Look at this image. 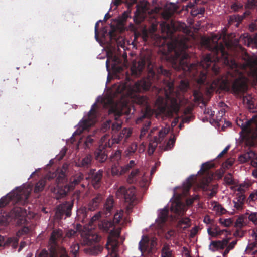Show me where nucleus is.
Segmentation results:
<instances>
[{"instance_id": "obj_22", "label": "nucleus", "mask_w": 257, "mask_h": 257, "mask_svg": "<svg viewBox=\"0 0 257 257\" xmlns=\"http://www.w3.org/2000/svg\"><path fill=\"white\" fill-rule=\"evenodd\" d=\"M252 121V120H246L245 122H244L241 119H239L236 120V123L237 125L241 127L242 128V131L243 132L248 133L251 132L252 130L254 129L255 134L256 136H257V121L255 122L254 124V126L251 128Z\"/></svg>"}, {"instance_id": "obj_30", "label": "nucleus", "mask_w": 257, "mask_h": 257, "mask_svg": "<svg viewBox=\"0 0 257 257\" xmlns=\"http://www.w3.org/2000/svg\"><path fill=\"white\" fill-rule=\"evenodd\" d=\"M180 109V104L178 100L174 98L171 100L170 105L168 107V113L169 115H172L173 114H177Z\"/></svg>"}, {"instance_id": "obj_62", "label": "nucleus", "mask_w": 257, "mask_h": 257, "mask_svg": "<svg viewBox=\"0 0 257 257\" xmlns=\"http://www.w3.org/2000/svg\"><path fill=\"white\" fill-rule=\"evenodd\" d=\"M248 199L251 201H254L257 200V190H254L250 195Z\"/></svg>"}, {"instance_id": "obj_17", "label": "nucleus", "mask_w": 257, "mask_h": 257, "mask_svg": "<svg viewBox=\"0 0 257 257\" xmlns=\"http://www.w3.org/2000/svg\"><path fill=\"white\" fill-rule=\"evenodd\" d=\"M73 200L66 201L62 205H59L56 212V217L57 219H61L64 215L69 217L71 215V210L73 206Z\"/></svg>"}, {"instance_id": "obj_21", "label": "nucleus", "mask_w": 257, "mask_h": 257, "mask_svg": "<svg viewBox=\"0 0 257 257\" xmlns=\"http://www.w3.org/2000/svg\"><path fill=\"white\" fill-rule=\"evenodd\" d=\"M74 189L73 184H66L64 185H57V189H55V197L56 199L59 200L65 197L68 192Z\"/></svg>"}, {"instance_id": "obj_10", "label": "nucleus", "mask_w": 257, "mask_h": 257, "mask_svg": "<svg viewBox=\"0 0 257 257\" xmlns=\"http://www.w3.org/2000/svg\"><path fill=\"white\" fill-rule=\"evenodd\" d=\"M97 105L96 103L93 104L89 111L88 116L84 118L79 123V129L80 130V133H81L85 130L89 129L96 122L97 116Z\"/></svg>"}, {"instance_id": "obj_32", "label": "nucleus", "mask_w": 257, "mask_h": 257, "mask_svg": "<svg viewBox=\"0 0 257 257\" xmlns=\"http://www.w3.org/2000/svg\"><path fill=\"white\" fill-rule=\"evenodd\" d=\"M56 177V181L58 183H62L64 182L66 179V173L64 172L63 170H60V172H58L57 175H54L53 174L52 175H49L47 177V179L48 180H50L52 179L54 177Z\"/></svg>"}, {"instance_id": "obj_50", "label": "nucleus", "mask_w": 257, "mask_h": 257, "mask_svg": "<svg viewBox=\"0 0 257 257\" xmlns=\"http://www.w3.org/2000/svg\"><path fill=\"white\" fill-rule=\"evenodd\" d=\"M248 30L251 32L257 31V18L251 20L250 23L248 25Z\"/></svg>"}, {"instance_id": "obj_36", "label": "nucleus", "mask_w": 257, "mask_h": 257, "mask_svg": "<svg viewBox=\"0 0 257 257\" xmlns=\"http://www.w3.org/2000/svg\"><path fill=\"white\" fill-rule=\"evenodd\" d=\"M46 184V179H42L39 180L35 185L34 192L36 193L42 191Z\"/></svg>"}, {"instance_id": "obj_9", "label": "nucleus", "mask_w": 257, "mask_h": 257, "mask_svg": "<svg viewBox=\"0 0 257 257\" xmlns=\"http://www.w3.org/2000/svg\"><path fill=\"white\" fill-rule=\"evenodd\" d=\"M117 198L123 199L128 205L126 207V212L129 214L132 210L134 202L136 200V189L134 187L126 188L124 186L120 187L116 192Z\"/></svg>"}, {"instance_id": "obj_23", "label": "nucleus", "mask_w": 257, "mask_h": 257, "mask_svg": "<svg viewBox=\"0 0 257 257\" xmlns=\"http://www.w3.org/2000/svg\"><path fill=\"white\" fill-rule=\"evenodd\" d=\"M240 161L243 163L251 160V164L254 167L257 168V156L255 153L250 151L239 157Z\"/></svg>"}, {"instance_id": "obj_63", "label": "nucleus", "mask_w": 257, "mask_h": 257, "mask_svg": "<svg viewBox=\"0 0 257 257\" xmlns=\"http://www.w3.org/2000/svg\"><path fill=\"white\" fill-rule=\"evenodd\" d=\"M175 142V140L174 138H170V139L169 140L168 142H167V145L166 146L167 149H171L173 147V146H174Z\"/></svg>"}, {"instance_id": "obj_37", "label": "nucleus", "mask_w": 257, "mask_h": 257, "mask_svg": "<svg viewBox=\"0 0 257 257\" xmlns=\"http://www.w3.org/2000/svg\"><path fill=\"white\" fill-rule=\"evenodd\" d=\"M172 210L178 215L183 214L184 212L183 204L179 201L175 203L174 206L172 207Z\"/></svg>"}, {"instance_id": "obj_2", "label": "nucleus", "mask_w": 257, "mask_h": 257, "mask_svg": "<svg viewBox=\"0 0 257 257\" xmlns=\"http://www.w3.org/2000/svg\"><path fill=\"white\" fill-rule=\"evenodd\" d=\"M166 30L167 35L172 39V41L167 45L168 51L174 52V61L175 63L178 62V69L191 71L194 66L189 62V56L185 51L189 47V38L186 36H180L176 34L178 31L188 34L189 31L186 25L180 22L172 21L170 24L166 25Z\"/></svg>"}, {"instance_id": "obj_20", "label": "nucleus", "mask_w": 257, "mask_h": 257, "mask_svg": "<svg viewBox=\"0 0 257 257\" xmlns=\"http://www.w3.org/2000/svg\"><path fill=\"white\" fill-rule=\"evenodd\" d=\"M101 237L95 232L93 231H88L83 238L84 243L88 245L91 246L97 244Z\"/></svg>"}, {"instance_id": "obj_64", "label": "nucleus", "mask_w": 257, "mask_h": 257, "mask_svg": "<svg viewBox=\"0 0 257 257\" xmlns=\"http://www.w3.org/2000/svg\"><path fill=\"white\" fill-rule=\"evenodd\" d=\"M77 233V232L76 231H75L73 229H69L68 230L66 233V237H68V238H71L73 236H74Z\"/></svg>"}, {"instance_id": "obj_4", "label": "nucleus", "mask_w": 257, "mask_h": 257, "mask_svg": "<svg viewBox=\"0 0 257 257\" xmlns=\"http://www.w3.org/2000/svg\"><path fill=\"white\" fill-rule=\"evenodd\" d=\"M109 102L111 106L108 110V114L113 115L114 119L117 121L116 123H111V120L107 121L104 123L102 126L101 130L103 132H105L108 128H109L110 125H112V130H118L121 127L122 121L119 120V117L123 114L128 115L131 114L132 109L134 111L133 106H131L127 102H119L115 103L113 100L110 99Z\"/></svg>"}, {"instance_id": "obj_39", "label": "nucleus", "mask_w": 257, "mask_h": 257, "mask_svg": "<svg viewBox=\"0 0 257 257\" xmlns=\"http://www.w3.org/2000/svg\"><path fill=\"white\" fill-rule=\"evenodd\" d=\"M123 215V211L120 210V211H117L115 213L113 217V220L112 222L115 224H118L120 222L122 218ZM115 226V225H114Z\"/></svg>"}, {"instance_id": "obj_47", "label": "nucleus", "mask_w": 257, "mask_h": 257, "mask_svg": "<svg viewBox=\"0 0 257 257\" xmlns=\"http://www.w3.org/2000/svg\"><path fill=\"white\" fill-rule=\"evenodd\" d=\"M194 177L193 176H190L187 180L186 183L184 184L185 189L188 191L193 185Z\"/></svg>"}, {"instance_id": "obj_51", "label": "nucleus", "mask_w": 257, "mask_h": 257, "mask_svg": "<svg viewBox=\"0 0 257 257\" xmlns=\"http://www.w3.org/2000/svg\"><path fill=\"white\" fill-rule=\"evenodd\" d=\"M245 217L243 215L240 216L235 222V226L237 227H241L245 224L244 221Z\"/></svg>"}, {"instance_id": "obj_57", "label": "nucleus", "mask_w": 257, "mask_h": 257, "mask_svg": "<svg viewBox=\"0 0 257 257\" xmlns=\"http://www.w3.org/2000/svg\"><path fill=\"white\" fill-rule=\"evenodd\" d=\"M220 223L225 227H229L233 223L232 220L230 218L220 219Z\"/></svg>"}, {"instance_id": "obj_41", "label": "nucleus", "mask_w": 257, "mask_h": 257, "mask_svg": "<svg viewBox=\"0 0 257 257\" xmlns=\"http://www.w3.org/2000/svg\"><path fill=\"white\" fill-rule=\"evenodd\" d=\"M139 170L138 169L133 170L128 178L127 179V181L129 183H132L135 181H137V177L139 175Z\"/></svg>"}, {"instance_id": "obj_19", "label": "nucleus", "mask_w": 257, "mask_h": 257, "mask_svg": "<svg viewBox=\"0 0 257 257\" xmlns=\"http://www.w3.org/2000/svg\"><path fill=\"white\" fill-rule=\"evenodd\" d=\"M151 84L152 82L150 78H144L135 83L133 89L136 92L146 91L149 89Z\"/></svg>"}, {"instance_id": "obj_48", "label": "nucleus", "mask_w": 257, "mask_h": 257, "mask_svg": "<svg viewBox=\"0 0 257 257\" xmlns=\"http://www.w3.org/2000/svg\"><path fill=\"white\" fill-rule=\"evenodd\" d=\"M230 8L232 11L235 12H238L240 10L242 9L243 8V5L242 4L238 2H234L233 3L231 6Z\"/></svg>"}, {"instance_id": "obj_38", "label": "nucleus", "mask_w": 257, "mask_h": 257, "mask_svg": "<svg viewBox=\"0 0 257 257\" xmlns=\"http://www.w3.org/2000/svg\"><path fill=\"white\" fill-rule=\"evenodd\" d=\"M172 251L169 245L164 244L161 250V257H172Z\"/></svg>"}, {"instance_id": "obj_5", "label": "nucleus", "mask_w": 257, "mask_h": 257, "mask_svg": "<svg viewBox=\"0 0 257 257\" xmlns=\"http://www.w3.org/2000/svg\"><path fill=\"white\" fill-rule=\"evenodd\" d=\"M133 101L141 107V113L136 119V123L139 124L146 120L141 130L140 138L142 139L150 128L151 121L149 119L153 114V111L149 105V99L145 96L135 95Z\"/></svg>"}, {"instance_id": "obj_13", "label": "nucleus", "mask_w": 257, "mask_h": 257, "mask_svg": "<svg viewBox=\"0 0 257 257\" xmlns=\"http://www.w3.org/2000/svg\"><path fill=\"white\" fill-rule=\"evenodd\" d=\"M149 4L147 2H143L138 4L134 17V22L136 24H140L145 18L146 14L149 13Z\"/></svg>"}, {"instance_id": "obj_43", "label": "nucleus", "mask_w": 257, "mask_h": 257, "mask_svg": "<svg viewBox=\"0 0 257 257\" xmlns=\"http://www.w3.org/2000/svg\"><path fill=\"white\" fill-rule=\"evenodd\" d=\"M94 137L89 135L88 136L84 141V146L85 148H90L93 146L94 142Z\"/></svg>"}, {"instance_id": "obj_28", "label": "nucleus", "mask_w": 257, "mask_h": 257, "mask_svg": "<svg viewBox=\"0 0 257 257\" xmlns=\"http://www.w3.org/2000/svg\"><path fill=\"white\" fill-rule=\"evenodd\" d=\"M145 66V63L143 62H139L137 64H134L131 67V73L135 77L139 76L143 72Z\"/></svg>"}, {"instance_id": "obj_55", "label": "nucleus", "mask_w": 257, "mask_h": 257, "mask_svg": "<svg viewBox=\"0 0 257 257\" xmlns=\"http://www.w3.org/2000/svg\"><path fill=\"white\" fill-rule=\"evenodd\" d=\"M79 250V245L78 243L73 244L70 247V252L76 255Z\"/></svg>"}, {"instance_id": "obj_15", "label": "nucleus", "mask_w": 257, "mask_h": 257, "mask_svg": "<svg viewBox=\"0 0 257 257\" xmlns=\"http://www.w3.org/2000/svg\"><path fill=\"white\" fill-rule=\"evenodd\" d=\"M103 173V171L101 169L98 171L95 169H91L88 172L87 178L90 179L92 185L95 189H98L100 187Z\"/></svg>"}, {"instance_id": "obj_33", "label": "nucleus", "mask_w": 257, "mask_h": 257, "mask_svg": "<svg viewBox=\"0 0 257 257\" xmlns=\"http://www.w3.org/2000/svg\"><path fill=\"white\" fill-rule=\"evenodd\" d=\"M169 133V130L167 128H162L158 132V136L154 137V142L157 144L161 143L164 138Z\"/></svg>"}, {"instance_id": "obj_26", "label": "nucleus", "mask_w": 257, "mask_h": 257, "mask_svg": "<svg viewBox=\"0 0 257 257\" xmlns=\"http://www.w3.org/2000/svg\"><path fill=\"white\" fill-rule=\"evenodd\" d=\"M103 200V196L101 194H97L89 202L88 204V210L94 211L99 206V204Z\"/></svg>"}, {"instance_id": "obj_18", "label": "nucleus", "mask_w": 257, "mask_h": 257, "mask_svg": "<svg viewBox=\"0 0 257 257\" xmlns=\"http://www.w3.org/2000/svg\"><path fill=\"white\" fill-rule=\"evenodd\" d=\"M12 216L17 225H27L26 212L21 207H16L12 211Z\"/></svg>"}, {"instance_id": "obj_34", "label": "nucleus", "mask_w": 257, "mask_h": 257, "mask_svg": "<svg viewBox=\"0 0 257 257\" xmlns=\"http://www.w3.org/2000/svg\"><path fill=\"white\" fill-rule=\"evenodd\" d=\"M31 231V227L28 226H24L17 231L16 233V237L15 238H17L19 240L18 238L22 236L23 235H27Z\"/></svg>"}, {"instance_id": "obj_27", "label": "nucleus", "mask_w": 257, "mask_h": 257, "mask_svg": "<svg viewBox=\"0 0 257 257\" xmlns=\"http://www.w3.org/2000/svg\"><path fill=\"white\" fill-rule=\"evenodd\" d=\"M114 206V201L113 197L109 196L107 199L105 205L104 206V213L106 216L110 215L113 210Z\"/></svg>"}, {"instance_id": "obj_35", "label": "nucleus", "mask_w": 257, "mask_h": 257, "mask_svg": "<svg viewBox=\"0 0 257 257\" xmlns=\"http://www.w3.org/2000/svg\"><path fill=\"white\" fill-rule=\"evenodd\" d=\"M223 246L221 244L220 240L212 241L209 245V249L212 252H215L218 249H223Z\"/></svg>"}, {"instance_id": "obj_16", "label": "nucleus", "mask_w": 257, "mask_h": 257, "mask_svg": "<svg viewBox=\"0 0 257 257\" xmlns=\"http://www.w3.org/2000/svg\"><path fill=\"white\" fill-rule=\"evenodd\" d=\"M131 134V130L127 128H124L120 132H115L112 137V139H110L111 147L114 143L118 144L121 141L126 142Z\"/></svg>"}, {"instance_id": "obj_8", "label": "nucleus", "mask_w": 257, "mask_h": 257, "mask_svg": "<svg viewBox=\"0 0 257 257\" xmlns=\"http://www.w3.org/2000/svg\"><path fill=\"white\" fill-rule=\"evenodd\" d=\"M30 192L28 190L17 188L15 190L3 197L0 199V208L9 204L11 201L21 204H25L28 201Z\"/></svg>"}, {"instance_id": "obj_59", "label": "nucleus", "mask_w": 257, "mask_h": 257, "mask_svg": "<svg viewBox=\"0 0 257 257\" xmlns=\"http://www.w3.org/2000/svg\"><path fill=\"white\" fill-rule=\"evenodd\" d=\"M101 217V215H100V212L96 214L95 215H94L91 219L90 220V224L91 225H93L95 224V222H96L97 221H98V222L97 223H98V221H99V218H100Z\"/></svg>"}, {"instance_id": "obj_29", "label": "nucleus", "mask_w": 257, "mask_h": 257, "mask_svg": "<svg viewBox=\"0 0 257 257\" xmlns=\"http://www.w3.org/2000/svg\"><path fill=\"white\" fill-rule=\"evenodd\" d=\"M93 159V156L87 154L80 161L77 163V166L83 168H88L90 167Z\"/></svg>"}, {"instance_id": "obj_11", "label": "nucleus", "mask_w": 257, "mask_h": 257, "mask_svg": "<svg viewBox=\"0 0 257 257\" xmlns=\"http://www.w3.org/2000/svg\"><path fill=\"white\" fill-rule=\"evenodd\" d=\"M110 148V138L109 136H104L101 139L100 144L95 151V159L100 162H104L107 158V155L106 153L105 148Z\"/></svg>"}, {"instance_id": "obj_44", "label": "nucleus", "mask_w": 257, "mask_h": 257, "mask_svg": "<svg viewBox=\"0 0 257 257\" xmlns=\"http://www.w3.org/2000/svg\"><path fill=\"white\" fill-rule=\"evenodd\" d=\"M168 213V210L167 209H164L160 212L159 215V218L162 223H164L166 221Z\"/></svg>"}, {"instance_id": "obj_58", "label": "nucleus", "mask_w": 257, "mask_h": 257, "mask_svg": "<svg viewBox=\"0 0 257 257\" xmlns=\"http://www.w3.org/2000/svg\"><path fill=\"white\" fill-rule=\"evenodd\" d=\"M141 35L143 41L147 42L149 37L148 30L146 28L143 29L141 32Z\"/></svg>"}, {"instance_id": "obj_56", "label": "nucleus", "mask_w": 257, "mask_h": 257, "mask_svg": "<svg viewBox=\"0 0 257 257\" xmlns=\"http://www.w3.org/2000/svg\"><path fill=\"white\" fill-rule=\"evenodd\" d=\"M83 178V177L82 175H77L69 184H73L74 187L76 185L78 184L81 182Z\"/></svg>"}, {"instance_id": "obj_53", "label": "nucleus", "mask_w": 257, "mask_h": 257, "mask_svg": "<svg viewBox=\"0 0 257 257\" xmlns=\"http://www.w3.org/2000/svg\"><path fill=\"white\" fill-rule=\"evenodd\" d=\"M224 180L227 185H233L234 183L232 175L230 173L228 174L224 177Z\"/></svg>"}, {"instance_id": "obj_46", "label": "nucleus", "mask_w": 257, "mask_h": 257, "mask_svg": "<svg viewBox=\"0 0 257 257\" xmlns=\"http://www.w3.org/2000/svg\"><path fill=\"white\" fill-rule=\"evenodd\" d=\"M193 95L194 100L195 102H199L203 99L202 93L199 90H195L193 91Z\"/></svg>"}, {"instance_id": "obj_25", "label": "nucleus", "mask_w": 257, "mask_h": 257, "mask_svg": "<svg viewBox=\"0 0 257 257\" xmlns=\"http://www.w3.org/2000/svg\"><path fill=\"white\" fill-rule=\"evenodd\" d=\"M252 237L254 238V241L248 244L246 247V250L250 252L253 255L257 254V227L253 231Z\"/></svg>"}, {"instance_id": "obj_54", "label": "nucleus", "mask_w": 257, "mask_h": 257, "mask_svg": "<svg viewBox=\"0 0 257 257\" xmlns=\"http://www.w3.org/2000/svg\"><path fill=\"white\" fill-rule=\"evenodd\" d=\"M159 73H161L166 78H170L171 73L170 72L169 70L165 69L163 68V67H160L158 70Z\"/></svg>"}, {"instance_id": "obj_31", "label": "nucleus", "mask_w": 257, "mask_h": 257, "mask_svg": "<svg viewBox=\"0 0 257 257\" xmlns=\"http://www.w3.org/2000/svg\"><path fill=\"white\" fill-rule=\"evenodd\" d=\"M103 249V247L97 243L90 246L89 248L85 249V250L86 252L91 255H96L100 253L102 251Z\"/></svg>"}, {"instance_id": "obj_3", "label": "nucleus", "mask_w": 257, "mask_h": 257, "mask_svg": "<svg viewBox=\"0 0 257 257\" xmlns=\"http://www.w3.org/2000/svg\"><path fill=\"white\" fill-rule=\"evenodd\" d=\"M99 229L104 232H109L106 248L110 257H118V239L120 235V228L115 229L111 220L103 219L98 221Z\"/></svg>"}, {"instance_id": "obj_60", "label": "nucleus", "mask_w": 257, "mask_h": 257, "mask_svg": "<svg viewBox=\"0 0 257 257\" xmlns=\"http://www.w3.org/2000/svg\"><path fill=\"white\" fill-rule=\"evenodd\" d=\"M101 217V215H100V212L96 214L95 215H94L91 219L90 220V224L91 225H93L95 224V222H96L97 221H98V222L97 223H98V221H99V218H100Z\"/></svg>"}, {"instance_id": "obj_40", "label": "nucleus", "mask_w": 257, "mask_h": 257, "mask_svg": "<svg viewBox=\"0 0 257 257\" xmlns=\"http://www.w3.org/2000/svg\"><path fill=\"white\" fill-rule=\"evenodd\" d=\"M177 10L175 4H171L166 7V13L168 17H170Z\"/></svg>"}, {"instance_id": "obj_14", "label": "nucleus", "mask_w": 257, "mask_h": 257, "mask_svg": "<svg viewBox=\"0 0 257 257\" xmlns=\"http://www.w3.org/2000/svg\"><path fill=\"white\" fill-rule=\"evenodd\" d=\"M121 158V152L120 150H116L113 153L110 159L113 164L111 167V173L112 175L119 176L123 174L122 167L119 165V161Z\"/></svg>"}, {"instance_id": "obj_6", "label": "nucleus", "mask_w": 257, "mask_h": 257, "mask_svg": "<svg viewBox=\"0 0 257 257\" xmlns=\"http://www.w3.org/2000/svg\"><path fill=\"white\" fill-rule=\"evenodd\" d=\"M62 237V231L56 229L52 231L49 241L48 250L43 249L38 255V257H69L65 248L60 246L57 240Z\"/></svg>"}, {"instance_id": "obj_24", "label": "nucleus", "mask_w": 257, "mask_h": 257, "mask_svg": "<svg viewBox=\"0 0 257 257\" xmlns=\"http://www.w3.org/2000/svg\"><path fill=\"white\" fill-rule=\"evenodd\" d=\"M18 244V239L17 238L10 237L6 240L4 236L0 235V247L12 245L14 248H16Z\"/></svg>"}, {"instance_id": "obj_61", "label": "nucleus", "mask_w": 257, "mask_h": 257, "mask_svg": "<svg viewBox=\"0 0 257 257\" xmlns=\"http://www.w3.org/2000/svg\"><path fill=\"white\" fill-rule=\"evenodd\" d=\"M190 220L188 218H183L179 221V225L182 226L183 224L186 225L184 228H186L189 225Z\"/></svg>"}, {"instance_id": "obj_12", "label": "nucleus", "mask_w": 257, "mask_h": 257, "mask_svg": "<svg viewBox=\"0 0 257 257\" xmlns=\"http://www.w3.org/2000/svg\"><path fill=\"white\" fill-rule=\"evenodd\" d=\"M157 244V239L155 237L150 238L147 235H143L139 243V249L142 253H152Z\"/></svg>"}, {"instance_id": "obj_45", "label": "nucleus", "mask_w": 257, "mask_h": 257, "mask_svg": "<svg viewBox=\"0 0 257 257\" xmlns=\"http://www.w3.org/2000/svg\"><path fill=\"white\" fill-rule=\"evenodd\" d=\"M137 145L136 143L131 144L125 151L126 156H131L133 155L136 151Z\"/></svg>"}, {"instance_id": "obj_52", "label": "nucleus", "mask_w": 257, "mask_h": 257, "mask_svg": "<svg viewBox=\"0 0 257 257\" xmlns=\"http://www.w3.org/2000/svg\"><path fill=\"white\" fill-rule=\"evenodd\" d=\"M136 0H115V4L119 5L121 3H125L128 7L132 6L136 2Z\"/></svg>"}, {"instance_id": "obj_1", "label": "nucleus", "mask_w": 257, "mask_h": 257, "mask_svg": "<svg viewBox=\"0 0 257 257\" xmlns=\"http://www.w3.org/2000/svg\"><path fill=\"white\" fill-rule=\"evenodd\" d=\"M219 63L226 66L229 69L225 77L218 78L210 84L207 89L208 91L213 92L217 89L230 92L231 93L242 96L247 90V79L240 68L242 66L239 65L234 59L230 56L225 50V47L221 45L215 48L214 54H207L200 62V66L203 70L200 72L196 78L199 84H205L207 79L208 69H211L215 75L220 73V67ZM243 68L245 66H242Z\"/></svg>"}, {"instance_id": "obj_7", "label": "nucleus", "mask_w": 257, "mask_h": 257, "mask_svg": "<svg viewBox=\"0 0 257 257\" xmlns=\"http://www.w3.org/2000/svg\"><path fill=\"white\" fill-rule=\"evenodd\" d=\"M214 167V164L209 162H206L202 164L200 172L202 174L206 173L208 175L204 177L200 182V188L204 191H210L208 194L209 198H211L214 196L217 192L218 185H211L210 182L213 178V174H209V170Z\"/></svg>"}, {"instance_id": "obj_42", "label": "nucleus", "mask_w": 257, "mask_h": 257, "mask_svg": "<svg viewBox=\"0 0 257 257\" xmlns=\"http://www.w3.org/2000/svg\"><path fill=\"white\" fill-rule=\"evenodd\" d=\"M245 9L254 10L257 8V0H247L244 6Z\"/></svg>"}, {"instance_id": "obj_49", "label": "nucleus", "mask_w": 257, "mask_h": 257, "mask_svg": "<svg viewBox=\"0 0 257 257\" xmlns=\"http://www.w3.org/2000/svg\"><path fill=\"white\" fill-rule=\"evenodd\" d=\"M246 218L248 216L249 221L252 222L254 224H257V212L246 213L245 214Z\"/></svg>"}]
</instances>
